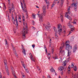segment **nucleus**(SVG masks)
Masks as SVG:
<instances>
[{
  "instance_id": "obj_1",
  "label": "nucleus",
  "mask_w": 78,
  "mask_h": 78,
  "mask_svg": "<svg viewBox=\"0 0 78 78\" xmlns=\"http://www.w3.org/2000/svg\"><path fill=\"white\" fill-rule=\"evenodd\" d=\"M46 12H47L46 11V7H45V5H44L43 7V13L41 14H37L38 17H39V21L40 22H42L44 21V17L43 16H45Z\"/></svg>"
},
{
  "instance_id": "obj_2",
  "label": "nucleus",
  "mask_w": 78,
  "mask_h": 78,
  "mask_svg": "<svg viewBox=\"0 0 78 78\" xmlns=\"http://www.w3.org/2000/svg\"><path fill=\"white\" fill-rule=\"evenodd\" d=\"M70 42L69 41H66L65 43L66 46V50H68V53L67 56H69L71 55V51L70 50L72 49V46L70 45Z\"/></svg>"
},
{
  "instance_id": "obj_3",
  "label": "nucleus",
  "mask_w": 78,
  "mask_h": 78,
  "mask_svg": "<svg viewBox=\"0 0 78 78\" xmlns=\"http://www.w3.org/2000/svg\"><path fill=\"white\" fill-rule=\"evenodd\" d=\"M25 25L26 28L24 29L22 31V37L23 39H25V34H26H26L28 33V29H27V22L26 23Z\"/></svg>"
},
{
  "instance_id": "obj_4",
  "label": "nucleus",
  "mask_w": 78,
  "mask_h": 78,
  "mask_svg": "<svg viewBox=\"0 0 78 78\" xmlns=\"http://www.w3.org/2000/svg\"><path fill=\"white\" fill-rule=\"evenodd\" d=\"M4 65L5 67V71L6 72L8 75L9 76V70H8V66H7V64H8V63H7V62L6 61V59L4 60Z\"/></svg>"
},
{
  "instance_id": "obj_5",
  "label": "nucleus",
  "mask_w": 78,
  "mask_h": 78,
  "mask_svg": "<svg viewBox=\"0 0 78 78\" xmlns=\"http://www.w3.org/2000/svg\"><path fill=\"white\" fill-rule=\"evenodd\" d=\"M71 6H72V7H74V9L75 11H76L78 7V2L77 1L73 3L71 5Z\"/></svg>"
},
{
  "instance_id": "obj_6",
  "label": "nucleus",
  "mask_w": 78,
  "mask_h": 78,
  "mask_svg": "<svg viewBox=\"0 0 78 78\" xmlns=\"http://www.w3.org/2000/svg\"><path fill=\"white\" fill-rule=\"evenodd\" d=\"M58 31L59 32L58 34L60 35V33L62 31V26L61 24H59L58 25Z\"/></svg>"
},
{
  "instance_id": "obj_7",
  "label": "nucleus",
  "mask_w": 78,
  "mask_h": 78,
  "mask_svg": "<svg viewBox=\"0 0 78 78\" xmlns=\"http://www.w3.org/2000/svg\"><path fill=\"white\" fill-rule=\"evenodd\" d=\"M23 2L24 5V9L23 8V7L22 8L24 12H26L27 11V6H26V3H25V1H24V0H23Z\"/></svg>"
},
{
  "instance_id": "obj_8",
  "label": "nucleus",
  "mask_w": 78,
  "mask_h": 78,
  "mask_svg": "<svg viewBox=\"0 0 78 78\" xmlns=\"http://www.w3.org/2000/svg\"><path fill=\"white\" fill-rule=\"evenodd\" d=\"M12 8L11 9H9V13H11V11H12V12H14V5L13 4H12Z\"/></svg>"
},
{
  "instance_id": "obj_9",
  "label": "nucleus",
  "mask_w": 78,
  "mask_h": 78,
  "mask_svg": "<svg viewBox=\"0 0 78 78\" xmlns=\"http://www.w3.org/2000/svg\"><path fill=\"white\" fill-rule=\"evenodd\" d=\"M45 27L47 30H49L50 28V23H48L47 25Z\"/></svg>"
},
{
  "instance_id": "obj_10",
  "label": "nucleus",
  "mask_w": 78,
  "mask_h": 78,
  "mask_svg": "<svg viewBox=\"0 0 78 78\" xmlns=\"http://www.w3.org/2000/svg\"><path fill=\"white\" fill-rule=\"evenodd\" d=\"M58 69L59 70H60V71H62L63 70V71H66V68H64V67L61 66L60 67L58 68Z\"/></svg>"
},
{
  "instance_id": "obj_11",
  "label": "nucleus",
  "mask_w": 78,
  "mask_h": 78,
  "mask_svg": "<svg viewBox=\"0 0 78 78\" xmlns=\"http://www.w3.org/2000/svg\"><path fill=\"white\" fill-rule=\"evenodd\" d=\"M22 52L23 53V54L25 55H26V52H25V48H24V46L23 45H22Z\"/></svg>"
},
{
  "instance_id": "obj_12",
  "label": "nucleus",
  "mask_w": 78,
  "mask_h": 78,
  "mask_svg": "<svg viewBox=\"0 0 78 78\" xmlns=\"http://www.w3.org/2000/svg\"><path fill=\"white\" fill-rule=\"evenodd\" d=\"M11 71H12V73L13 75V76H16V74H15V72H14V69L13 68V67L12 66H11Z\"/></svg>"
},
{
  "instance_id": "obj_13",
  "label": "nucleus",
  "mask_w": 78,
  "mask_h": 78,
  "mask_svg": "<svg viewBox=\"0 0 78 78\" xmlns=\"http://www.w3.org/2000/svg\"><path fill=\"white\" fill-rule=\"evenodd\" d=\"M70 6H69L68 7V12H66V14H68V15H71V12H70Z\"/></svg>"
},
{
  "instance_id": "obj_14",
  "label": "nucleus",
  "mask_w": 78,
  "mask_h": 78,
  "mask_svg": "<svg viewBox=\"0 0 78 78\" xmlns=\"http://www.w3.org/2000/svg\"><path fill=\"white\" fill-rule=\"evenodd\" d=\"M76 50H77V45H75L73 48V51L74 53H75L76 51Z\"/></svg>"
},
{
  "instance_id": "obj_15",
  "label": "nucleus",
  "mask_w": 78,
  "mask_h": 78,
  "mask_svg": "<svg viewBox=\"0 0 78 78\" xmlns=\"http://www.w3.org/2000/svg\"><path fill=\"white\" fill-rule=\"evenodd\" d=\"M5 42L6 47H7V48H9V44H8V42H7V40L6 39H5Z\"/></svg>"
},
{
  "instance_id": "obj_16",
  "label": "nucleus",
  "mask_w": 78,
  "mask_h": 78,
  "mask_svg": "<svg viewBox=\"0 0 78 78\" xmlns=\"http://www.w3.org/2000/svg\"><path fill=\"white\" fill-rule=\"evenodd\" d=\"M65 52H64V51L62 50V47H60V53H61V54H62V53H64Z\"/></svg>"
},
{
  "instance_id": "obj_17",
  "label": "nucleus",
  "mask_w": 78,
  "mask_h": 78,
  "mask_svg": "<svg viewBox=\"0 0 78 78\" xmlns=\"http://www.w3.org/2000/svg\"><path fill=\"white\" fill-rule=\"evenodd\" d=\"M30 59L32 61H34V62H35V61H34V58H33V55H32V54L31 53H30Z\"/></svg>"
},
{
  "instance_id": "obj_18",
  "label": "nucleus",
  "mask_w": 78,
  "mask_h": 78,
  "mask_svg": "<svg viewBox=\"0 0 78 78\" xmlns=\"http://www.w3.org/2000/svg\"><path fill=\"white\" fill-rule=\"evenodd\" d=\"M65 16L69 20H72V18H71V17L70 16H69V15H66Z\"/></svg>"
},
{
  "instance_id": "obj_19",
  "label": "nucleus",
  "mask_w": 78,
  "mask_h": 78,
  "mask_svg": "<svg viewBox=\"0 0 78 78\" xmlns=\"http://www.w3.org/2000/svg\"><path fill=\"white\" fill-rule=\"evenodd\" d=\"M15 19L16 20V24H15L16 25H17L16 27H17V26L19 25V23H18V21H17V17L16 16L15 17Z\"/></svg>"
},
{
  "instance_id": "obj_20",
  "label": "nucleus",
  "mask_w": 78,
  "mask_h": 78,
  "mask_svg": "<svg viewBox=\"0 0 78 78\" xmlns=\"http://www.w3.org/2000/svg\"><path fill=\"white\" fill-rule=\"evenodd\" d=\"M50 71L51 72H55V69H54V68L52 66L51 67V69H50Z\"/></svg>"
},
{
  "instance_id": "obj_21",
  "label": "nucleus",
  "mask_w": 78,
  "mask_h": 78,
  "mask_svg": "<svg viewBox=\"0 0 78 78\" xmlns=\"http://www.w3.org/2000/svg\"><path fill=\"white\" fill-rule=\"evenodd\" d=\"M74 29H75V28L74 27L71 28V30L69 31V34L68 35H69L70 34H71V33H72V32H73V31L74 30Z\"/></svg>"
},
{
  "instance_id": "obj_22",
  "label": "nucleus",
  "mask_w": 78,
  "mask_h": 78,
  "mask_svg": "<svg viewBox=\"0 0 78 78\" xmlns=\"http://www.w3.org/2000/svg\"><path fill=\"white\" fill-rule=\"evenodd\" d=\"M11 45L13 48V51H14V52H16V49L15 48V47H14L13 44H12V43L11 44Z\"/></svg>"
},
{
  "instance_id": "obj_23",
  "label": "nucleus",
  "mask_w": 78,
  "mask_h": 78,
  "mask_svg": "<svg viewBox=\"0 0 78 78\" xmlns=\"http://www.w3.org/2000/svg\"><path fill=\"white\" fill-rule=\"evenodd\" d=\"M25 16H24V15H23V25H25V23L24 22H25Z\"/></svg>"
},
{
  "instance_id": "obj_24",
  "label": "nucleus",
  "mask_w": 78,
  "mask_h": 78,
  "mask_svg": "<svg viewBox=\"0 0 78 78\" xmlns=\"http://www.w3.org/2000/svg\"><path fill=\"white\" fill-rule=\"evenodd\" d=\"M44 49H45V51L46 52V55H47V47H46V45H44Z\"/></svg>"
},
{
  "instance_id": "obj_25",
  "label": "nucleus",
  "mask_w": 78,
  "mask_h": 78,
  "mask_svg": "<svg viewBox=\"0 0 78 78\" xmlns=\"http://www.w3.org/2000/svg\"><path fill=\"white\" fill-rule=\"evenodd\" d=\"M64 0H61V6H62L63 5V4L64 3Z\"/></svg>"
},
{
  "instance_id": "obj_26",
  "label": "nucleus",
  "mask_w": 78,
  "mask_h": 78,
  "mask_svg": "<svg viewBox=\"0 0 78 78\" xmlns=\"http://www.w3.org/2000/svg\"><path fill=\"white\" fill-rule=\"evenodd\" d=\"M60 18L61 19V22H63V16H62V15H61L60 17Z\"/></svg>"
},
{
  "instance_id": "obj_27",
  "label": "nucleus",
  "mask_w": 78,
  "mask_h": 78,
  "mask_svg": "<svg viewBox=\"0 0 78 78\" xmlns=\"http://www.w3.org/2000/svg\"><path fill=\"white\" fill-rule=\"evenodd\" d=\"M74 70V71H76L77 70V67L76 66H75L73 68Z\"/></svg>"
},
{
  "instance_id": "obj_28",
  "label": "nucleus",
  "mask_w": 78,
  "mask_h": 78,
  "mask_svg": "<svg viewBox=\"0 0 78 78\" xmlns=\"http://www.w3.org/2000/svg\"><path fill=\"white\" fill-rule=\"evenodd\" d=\"M66 61H65L63 62V63L62 64V66H66Z\"/></svg>"
},
{
  "instance_id": "obj_29",
  "label": "nucleus",
  "mask_w": 78,
  "mask_h": 78,
  "mask_svg": "<svg viewBox=\"0 0 78 78\" xmlns=\"http://www.w3.org/2000/svg\"><path fill=\"white\" fill-rule=\"evenodd\" d=\"M54 27V31L55 32V34L57 33H58V32H57V30H56V28L55 27Z\"/></svg>"
},
{
  "instance_id": "obj_30",
  "label": "nucleus",
  "mask_w": 78,
  "mask_h": 78,
  "mask_svg": "<svg viewBox=\"0 0 78 78\" xmlns=\"http://www.w3.org/2000/svg\"><path fill=\"white\" fill-rule=\"evenodd\" d=\"M70 68L69 67V66L68 67V73H70Z\"/></svg>"
},
{
  "instance_id": "obj_31",
  "label": "nucleus",
  "mask_w": 78,
  "mask_h": 78,
  "mask_svg": "<svg viewBox=\"0 0 78 78\" xmlns=\"http://www.w3.org/2000/svg\"><path fill=\"white\" fill-rule=\"evenodd\" d=\"M3 4L4 5V9H6V5H5V4L4 3H3Z\"/></svg>"
},
{
  "instance_id": "obj_32",
  "label": "nucleus",
  "mask_w": 78,
  "mask_h": 78,
  "mask_svg": "<svg viewBox=\"0 0 78 78\" xmlns=\"http://www.w3.org/2000/svg\"><path fill=\"white\" fill-rule=\"evenodd\" d=\"M44 1L46 2V3L48 5H49V2L47 1V0H44Z\"/></svg>"
},
{
  "instance_id": "obj_33",
  "label": "nucleus",
  "mask_w": 78,
  "mask_h": 78,
  "mask_svg": "<svg viewBox=\"0 0 78 78\" xmlns=\"http://www.w3.org/2000/svg\"><path fill=\"white\" fill-rule=\"evenodd\" d=\"M68 26H69V27H70L71 26V28H72V26L71 25V24H70V22H69V23H68Z\"/></svg>"
},
{
  "instance_id": "obj_34",
  "label": "nucleus",
  "mask_w": 78,
  "mask_h": 78,
  "mask_svg": "<svg viewBox=\"0 0 78 78\" xmlns=\"http://www.w3.org/2000/svg\"><path fill=\"white\" fill-rule=\"evenodd\" d=\"M74 64V63H72V65L71 66V68H73V67H74V65H73Z\"/></svg>"
},
{
  "instance_id": "obj_35",
  "label": "nucleus",
  "mask_w": 78,
  "mask_h": 78,
  "mask_svg": "<svg viewBox=\"0 0 78 78\" xmlns=\"http://www.w3.org/2000/svg\"><path fill=\"white\" fill-rule=\"evenodd\" d=\"M57 0H55L54 1L53 4H54L55 5V4H56V2H57Z\"/></svg>"
},
{
  "instance_id": "obj_36",
  "label": "nucleus",
  "mask_w": 78,
  "mask_h": 78,
  "mask_svg": "<svg viewBox=\"0 0 78 78\" xmlns=\"http://www.w3.org/2000/svg\"><path fill=\"white\" fill-rule=\"evenodd\" d=\"M55 39H58V35H56V34H55Z\"/></svg>"
},
{
  "instance_id": "obj_37",
  "label": "nucleus",
  "mask_w": 78,
  "mask_h": 78,
  "mask_svg": "<svg viewBox=\"0 0 78 78\" xmlns=\"http://www.w3.org/2000/svg\"><path fill=\"white\" fill-rule=\"evenodd\" d=\"M32 16L33 17V19H36V16L35 15H34L33 14H32Z\"/></svg>"
},
{
  "instance_id": "obj_38",
  "label": "nucleus",
  "mask_w": 78,
  "mask_h": 78,
  "mask_svg": "<svg viewBox=\"0 0 78 78\" xmlns=\"http://www.w3.org/2000/svg\"><path fill=\"white\" fill-rule=\"evenodd\" d=\"M76 19H75V20H74L73 21V23H74V24H76Z\"/></svg>"
},
{
  "instance_id": "obj_39",
  "label": "nucleus",
  "mask_w": 78,
  "mask_h": 78,
  "mask_svg": "<svg viewBox=\"0 0 78 78\" xmlns=\"http://www.w3.org/2000/svg\"><path fill=\"white\" fill-rule=\"evenodd\" d=\"M15 52V54L16 55V56L17 57V58H18V55H17V54L16 53V51Z\"/></svg>"
},
{
  "instance_id": "obj_40",
  "label": "nucleus",
  "mask_w": 78,
  "mask_h": 78,
  "mask_svg": "<svg viewBox=\"0 0 78 78\" xmlns=\"http://www.w3.org/2000/svg\"><path fill=\"white\" fill-rule=\"evenodd\" d=\"M12 21L13 24H15V22H16V20H12Z\"/></svg>"
},
{
  "instance_id": "obj_41",
  "label": "nucleus",
  "mask_w": 78,
  "mask_h": 78,
  "mask_svg": "<svg viewBox=\"0 0 78 78\" xmlns=\"http://www.w3.org/2000/svg\"><path fill=\"white\" fill-rule=\"evenodd\" d=\"M32 46L33 48H34L35 47V44H32Z\"/></svg>"
},
{
  "instance_id": "obj_42",
  "label": "nucleus",
  "mask_w": 78,
  "mask_h": 78,
  "mask_svg": "<svg viewBox=\"0 0 78 78\" xmlns=\"http://www.w3.org/2000/svg\"><path fill=\"white\" fill-rule=\"evenodd\" d=\"M48 58L49 57H51V55H50V54H48Z\"/></svg>"
},
{
  "instance_id": "obj_43",
  "label": "nucleus",
  "mask_w": 78,
  "mask_h": 78,
  "mask_svg": "<svg viewBox=\"0 0 78 78\" xmlns=\"http://www.w3.org/2000/svg\"><path fill=\"white\" fill-rule=\"evenodd\" d=\"M55 4H53L51 6V8H53V7L54 6H55Z\"/></svg>"
},
{
  "instance_id": "obj_44",
  "label": "nucleus",
  "mask_w": 78,
  "mask_h": 78,
  "mask_svg": "<svg viewBox=\"0 0 78 78\" xmlns=\"http://www.w3.org/2000/svg\"><path fill=\"white\" fill-rule=\"evenodd\" d=\"M64 73V72H63V71H62V72H61V74L62 75H63V74Z\"/></svg>"
},
{
  "instance_id": "obj_45",
  "label": "nucleus",
  "mask_w": 78,
  "mask_h": 78,
  "mask_svg": "<svg viewBox=\"0 0 78 78\" xmlns=\"http://www.w3.org/2000/svg\"><path fill=\"white\" fill-rule=\"evenodd\" d=\"M51 51H52V53H53V52L54 51V49H53V48L52 49Z\"/></svg>"
},
{
  "instance_id": "obj_46",
  "label": "nucleus",
  "mask_w": 78,
  "mask_h": 78,
  "mask_svg": "<svg viewBox=\"0 0 78 78\" xmlns=\"http://www.w3.org/2000/svg\"><path fill=\"white\" fill-rule=\"evenodd\" d=\"M0 78H2V73L0 72Z\"/></svg>"
},
{
  "instance_id": "obj_47",
  "label": "nucleus",
  "mask_w": 78,
  "mask_h": 78,
  "mask_svg": "<svg viewBox=\"0 0 78 78\" xmlns=\"http://www.w3.org/2000/svg\"><path fill=\"white\" fill-rule=\"evenodd\" d=\"M21 7L22 8H23V3H22V2H21Z\"/></svg>"
},
{
  "instance_id": "obj_48",
  "label": "nucleus",
  "mask_w": 78,
  "mask_h": 78,
  "mask_svg": "<svg viewBox=\"0 0 78 78\" xmlns=\"http://www.w3.org/2000/svg\"><path fill=\"white\" fill-rule=\"evenodd\" d=\"M47 77L48 78H51V77H50V76L49 75H48L47 76Z\"/></svg>"
},
{
  "instance_id": "obj_49",
  "label": "nucleus",
  "mask_w": 78,
  "mask_h": 78,
  "mask_svg": "<svg viewBox=\"0 0 78 78\" xmlns=\"http://www.w3.org/2000/svg\"><path fill=\"white\" fill-rule=\"evenodd\" d=\"M7 15H8V18H9V14H8V13H6V16H7Z\"/></svg>"
},
{
  "instance_id": "obj_50",
  "label": "nucleus",
  "mask_w": 78,
  "mask_h": 78,
  "mask_svg": "<svg viewBox=\"0 0 78 78\" xmlns=\"http://www.w3.org/2000/svg\"><path fill=\"white\" fill-rule=\"evenodd\" d=\"M25 70L26 72H27V73H29V71L27 70V69H25Z\"/></svg>"
},
{
  "instance_id": "obj_51",
  "label": "nucleus",
  "mask_w": 78,
  "mask_h": 78,
  "mask_svg": "<svg viewBox=\"0 0 78 78\" xmlns=\"http://www.w3.org/2000/svg\"><path fill=\"white\" fill-rule=\"evenodd\" d=\"M22 66L23 67L24 69H25V65L23 64Z\"/></svg>"
},
{
  "instance_id": "obj_52",
  "label": "nucleus",
  "mask_w": 78,
  "mask_h": 78,
  "mask_svg": "<svg viewBox=\"0 0 78 78\" xmlns=\"http://www.w3.org/2000/svg\"><path fill=\"white\" fill-rule=\"evenodd\" d=\"M22 77L23 78H25V76L23 75Z\"/></svg>"
},
{
  "instance_id": "obj_53",
  "label": "nucleus",
  "mask_w": 78,
  "mask_h": 78,
  "mask_svg": "<svg viewBox=\"0 0 78 78\" xmlns=\"http://www.w3.org/2000/svg\"><path fill=\"white\" fill-rule=\"evenodd\" d=\"M32 29H34V30H36V28L35 27H32Z\"/></svg>"
},
{
  "instance_id": "obj_54",
  "label": "nucleus",
  "mask_w": 78,
  "mask_h": 78,
  "mask_svg": "<svg viewBox=\"0 0 78 78\" xmlns=\"http://www.w3.org/2000/svg\"><path fill=\"white\" fill-rule=\"evenodd\" d=\"M58 59V57L56 56L55 57V59Z\"/></svg>"
},
{
  "instance_id": "obj_55",
  "label": "nucleus",
  "mask_w": 78,
  "mask_h": 78,
  "mask_svg": "<svg viewBox=\"0 0 78 78\" xmlns=\"http://www.w3.org/2000/svg\"><path fill=\"white\" fill-rule=\"evenodd\" d=\"M51 39H50L49 41L50 43H51Z\"/></svg>"
},
{
  "instance_id": "obj_56",
  "label": "nucleus",
  "mask_w": 78,
  "mask_h": 78,
  "mask_svg": "<svg viewBox=\"0 0 78 78\" xmlns=\"http://www.w3.org/2000/svg\"><path fill=\"white\" fill-rule=\"evenodd\" d=\"M47 5V9H48V5Z\"/></svg>"
},
{
  "instance_id": "obj_57",
  "label": "nucleus",
  "mask_w": 78,
  "mask_h": 78,
  "mask_svg": "<svg viewBox=\"0 0 78 78\" xmlns=\"http://www.w3.org/2000/svg\"><path fill=\"white\" fill-rule=\"evenodd\" d=\"M66 32L65 31H63V33H64V34H66Z\"/></svg>"
},
{
  "instance_id": "obj_58",
  "label": "nucleus",
  "mask_w": 78,
  "mask_h": 78,
  "mask_svg": "<svg viewBox=\"0 0 78 78\" xmlns=\"http://www.w3.org/2000/svg\"><path fill=\"white\" fill-rule=\"evenodd\" d=\"M48 59L50 61V57H48Z\"/></svg>"
},
{
  "instance_id": "obj_59",
  "label": "nucleus",
  "mask_w": 78,
  "mask_h": 78,
  "mask_svg": "<svg viewBox=\"0 0 78 78\" xmlns=\"http://www.w3.org/2000/svg\"><path fill=\"white\" fill-rule=\"evenodd\" d=\"M12 20H15V19H14V17H12Z\"/></svg>"
},
{
  "instance_id": "obj_60",
  "label": "nucleus",
  "mask_w": 78,
  "mask_h": 78,
  "mask_svg": "<svg viewBox=\"0 0 78 78\" xmlns=\"http://www.w3.org/2000/svg\"><path fill=\"white\" fill-rule=\"evenodd\" d=\"M28 15H26V18H28Z\"/></svg>"
},
{
  "instance_id": "obj_61",
  "label": "nucleus",
  "mask_w": 78,
  "mask_h": 78,
  "mask_svg": "<svg viewBox=\"0 0 78 78\" xmlns=\"http://www.w3.org/2000/svg\"><path fill=\"white\" fill-rule=\"evenodd\" d=\"M19 19H20H20H21V18L20 17H19Z\"/></svg>"
},
{
  "instance_id": "obj_62",
  "label": "nucleus",
  "mask_w": 78,
  "mask_h": 78,
  "mask_svg": "<svg viewBox=\"0 0 78 78\" xmlns=\"http://www.w3.org/2000/svg\"><path fill=\"white\" fill-rule=\"evenodd\" d=\"M26 12V16H27V15H28V13H27V12Z\"/></svg>"
},
{
  "instance_id": "obj_63",
  "label": "nucleus",
  "mask_w": 78,
  "mask_h": 78,
  "mask_svg": "<svg viewBox=\"0 0 78 78\" xmlns=\"http://www.w3.org/2000/svg\"><path fill=\"white\" fill-rule=\"evenodd\" d=\"M14 76V77H15V78H17V77L16 76V75H15V76Z\"/></svg>"
},
{
  "instance_id": "obj_64",
  "label": "nucleus",
  "mask_w": 78,
  "mask_h": 78,
  "mask_svg": "<svg viewBox=\"0 0 78 78\" xmlns=\"http://www.w3.org/2000/svg\"><path fill=\"white\" fill-rule=\"evenodd\" d=\"M43 78H45V76H43Z\"/></svg>"
}]
</instances>
